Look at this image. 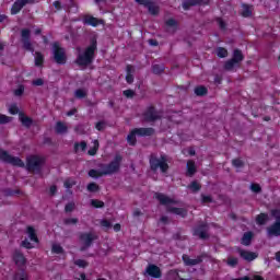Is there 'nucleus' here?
Masks as SVG:
<instances>
[{"mask_svg": "<svg viewBox=\"0 0 280 280\" xmlns=\"http://www.w3.org/2000/svg\"><path fill=\"white\" fill-rule=\"evenodd\" d=\"M154 197L156 198V200H159L161 205L168 207V211H171V213L182 215V218H185L187 215V211H185V209L172 207V205H176V200L159 192H156Z\"/></svg>", "mask_w": 280, "mask_h": 280, "instance_id": "obj_1", "label": "nucleus"}, {"mask_svg": "<svg viewBox=\"0 0 280 280\" xmlns=\"http://www.w3.org/2000/svg\"><path fill=\"white\" fill-rule=\"evenodd\" d=\"M97 49V42H92V44L85 49V51L79 54L77 59V65L81 67H86V65H91L93 62V58L95 56V51Z\"/></svg>", "mask_w": 280, "mask_h": 280, "instance_id": "obj_2", "label": "nucleus"}, {"mask_svg": "<svg viewBox=\"0 0 280 280\" xmlns=\"http://www.w3.org/2000/svg\"><path fill=\"white\" fill-rule=\"evenodd\" d=\"M154 135V129L152 128H137L133 129L128 136L127 141L129 145H135L137 143V136L138 137H150Z\"/></svg>", "mask_w": 280, "mask_h": 280, "instance_id": "obj_3", "label": "nucleus"}, {"mask_svg": "<svg viewBox=\"0 0 280 280\" xmlns=\"http://www.w3.org/2000/svg\"><path fill=\"white\" fill-rule=\"evenodd\" d=\"M26 235L27 237L23 240L22 246L28 249L36 248V246L38 245V236H36V230H34V228L32 226H27Z\"/></svg>", "mask_w": 280, "mask_h": 280, "instance_id": "obj_4", "label": "nucleus"}, {"mask_svg": "<svg viewBox=\"0 0 280 280\" xmlns=\"http://www.w3.org/2000/svg\"><path fill=\"white\" fill-rule=\"evenodd\" d=\"M272 218H275L276 222L267 229V233L269 237H279L280 235V208L271 211Z\"/></svg>", "mask_w": 280, "mask_h": 280, "instance_id": "obj_5", "label": "nucleus"}, {"mask_svg": "<svg viewBox=\"0 0 280 280\" xmlns=\"http://www.w3.org/2000/svg\"><path fill=\"white\" fill-rule=\"evenodd\" d=\"M150 165L153 172L160 170L161 172H163V174H165V172L170 170V165H167V158L165 155H162L160 158H151Z\"/></svg>", "mask_w": 280, "mask_h": 280, "instance_id": "obj_6", "label": "nucleus"}, {"mask_svg": "<svg viewBox=\"0 0 280 280\" xmlns=\"http://www.w3.org/2000/svg\"><path fill=\"white\" fill-rule=\"evenodd\" d=\"M121 155H116L109 164L103 166V174L105 176H108L110 174H117V172H119V168L121 167Z\"/></svg>", "mask_w": 280, "mask_h": 280, "instance_id": "obj_7", "label": "nucleus"}, {"mask_svg": "<svg viewBox=\"0 0 280 280\" xmlns=\"http://www.w3.org/2000/svg\"><path fill=\"white\" fill-rule=\"evenodd\" d=\"M242 60H244V54H242V50L235 49L232 59L228 60L224 67L228 71H231L235 67H240Z\"/></svg>", "mask_w": 280, "mask_h": 280, "instance_id": "obj_8", "label": "nucleus"}, {"mask_svg": "<svg viewBox=\"0 0 280 280\" xmlns=\"http://www.w3.org/2000/svg\"><path fill=\"white\" fill-rule=\"evenodd\" d=\"M52 54L54 59L58 65H65V62H67V55L65 54V49L60 47L58 43L52 45Z\"/></svg>", "mask_w": 280, "mask_h": 280, "instance_id": "obj_9", "label": "nucleus"}, {"mask_svg": "<svg viewBox=\"0 0 280 280\" xmlns=\"http://www.w3.org/2000/svg\"><path fill=\"white\" fill-rule=\"evenodd\" d=\"M43 163H45V159L40 156L33 155L27 158V167L31 172H38Z\"/></svg>", "mask_w": 280, "mask_h": 280, "instance_id": "obj_10", "label": "nucleus"}, {"mask_svg": "<svg viewBox=\"0 0 280 280\" xmlns=\"http://www.w3.org/2000/svg\"><path fill=\"white\" fill-rule=\"evenodd\" d=\"M0 159L1 161H4V163H10L11 165H16L18 167H23L25 165L21 159L14 158L3 150L0 151Z\"/></svg>", "mask_w": 280, "mask_h": 280, "instance_id": "obj_11", "label": "nucleus"}, {"mask_svg": "<svg viewBox=\"0 0 280 280\" xmlns=\"http://www.w3.org/2000/svg\"><path fill=\"white\" fill-rule=\"evenodd\" d=\"M95 240H97V235H95L94 233L81 234L80 236L81 250H86V248H89V246H91V244H93Z\"/></svg>", "mask_w": 280, "mask_h": 280, "instance_id": "obj_12", "label": "nucleus"}, {"mask_svg": "<svg viewBox=\"0 0 280 280\" xmlns=\"http://www.w3.org/2000/svg\"><path fill=\"white\" fill-rule=\"evenodd\" d=\"M32 0H16L11 8V14H19L27 3H31Z\"/></svg>", "mask_w": 280, "mask_h": 280, "instance_id": "obj_13", "label": "nucleus"}, {"mask_svg": "<svg viewBox=\"0 0 280 280\" xmlns=\"http://www.w3.org/2000/svg\"><path fill=\"white\" fill-rule=\"evenodd\" d=\"M22 42L24 45V49L27 51H34V48L32 47V43H30V30L24 28L22 30Z\"/></svg>", "mask_w": 280, "mask_h": 280, "instance_id": "obj_14", "label": "nucleus"}, {"mask_svg": "<svg viewBox=\"0 0 280 280\" xmlns=\"http://www.w3.org/2000/svg\"><path fill=\"white\" fill-rule=\"evenodd\" d=\"M145 272L149 277H153V279H161V269L155 265H149Z\"/></svg>", "mask_w": 280, "mask_h": 280, "instance_id": "obj_15", "label": "nucleus"}, {"mask_svg": "<svg viewBox=\"0 0 280 280\" xmlns=\"http://www.w3.org/2000/svg\"><path fill=\"white\" fill-rule=\"evenodd\" d=\"M211 0H186L183 3L184 10H189L190 5H209Z\"/></svg>", "mask_w": 280, "mask_h": 280, "instance_id": "obj_16", "label": "nucleus"}, {"mask_svg": "<svg viewBox=\"0 0 280 280\" xmlns=\"http://www.w3.org/2000/svg\"><path fill=\"white\" fill-rule=\"evenodd\" d=\"M238 255L242 257V259H245V261H254V259H257V254L244 249H238Z\"/></svg>", "mask_w": 280, "mask_h": 280, "instance_id": "obj_17", "label": "nucleus"}, {"mask_svg": "<svg viewBox=\"0 0 280 280\" xmlns=\"http://www.w3.org/2000/svg\"><path fill=\"white\" fill-rule=\"evenodd\" d=\"M159 117H161V115L154 112V107H150L144 114L145 121H156Z\"/></svg>", "mask_w": 280, "mask_h": 280, "instance_id": "obj_18", "label": "nucleus"}, {"mask_svg": "<svg viewBox=\"0 0 280 280\" xmlns=\"http://www.w3.org/2000/svg\"><path fill=\"white\" fill-rule=\"evenodd\" d=\"M13 260L16 264V266H25V256H23V254L19 250H15L13 253Z\"/></svg>", "mask_w": 280, "mask_h": 280, "instance_id": "obj_19", "label": "nucleus"}, {"mask_svg": "<svg viewBox=\"0 0 280 280\" xmlns=\"http://www.w3.org/2000/svg\"><path fill=\"white\" fill-rule=\"evenodd\" d=\"M183 261L186 266H198V264H200L202 261V259L200 257L191 259V258H189V256L184 255Z\"/></svg>", "mask_w": 280, "mask_h": 280, "instance_id": "obj_20", "label": "nucleus"}, {"mask_svg": "<svg viewBox=\"0 0 280 280\" xmlns=\"http://www.w3.org/2000/svg\"><path fill=\"white\" fill-rule=\"evenodd\" d=\"M85 25H92V27H97V25L102 24V20H97V18L88 16L83 20Z\"/></svg>", "mask_w": 280, "mask_h": 280, "instance_id": "obj_21", "label": "nucleus"}, {"mask_svg": "<svg viewBox=\"0 0 280 280\" xmlns=\"http://www.w3.org/2000/svg\"><path fill=\"white\" fill-rule=\"evenodd\" d=\"M195 235L200 237L201 240L207 238V225H201L195 230Z\"/></svg>", "mask_w": 280, "mask_h": 280, "instance_id": "obj_22", "label": "nucleus"}, {"mask_svg": "<svg viewBox=\"0 0 280 280\" xmlns=\"http://www.w3.org/2000/svg\"><path fill=\"white\" fill-rule=\"evenodd\" d=\"M241 14L245 19H247V16H252V14H253V7L247 5V4H243L242 5V10H241Z\"/></svg>", "mask_w": 280, "mask_h": 280, "instance_id": "obj_23", "label": "nucleus"}, {"mask_svg": "<svg viewBox=\"0 0 280 280\" xmlns=\"http://www.w3.org/2000/svg\"><path fill=\"white\" fill-rule=\"evenodd\" d=\"M132 73H135V67L127 66L126 80H127L128 84H132V82L135 81V78L132 77Z\"/></svg>", "mask_w": 280, "mask_h": 280, "instance_id": "obj_24", "label": "nucleus"}, {"mask_svg": "<svg viewBox=\"0 0 280 280\" xmlns=\"http://www.w3.org/2000/svg\"><path fill=\"white\" fill-rule=\"evenodd\" d=\"M253 240V233L252 232H247L243 235L242 237V244L243 246H250V242Z\"/></svg>", "mask_w": 280, "mask_h": 280, "instance_id": "obj_25", "label": "nucleus"}, {"mask_svg": "<svg viewBox=\"0 0 280 280\" xmlns=\"http://www.w3.org/2000/svg\"><path fill=\"white\" fill-rule=\"evenodd\" d=\"M187 174L188 176H194V174H196V163L194 161L187 162Z\"/></svg>", "mask_w": 280, "mask_h": 280, "instance_id": "obj_26", "label": "nucleus"}, {"mask_svg": "<svg viewBox=\"0 0 280 280\" xmlns=\"http://www.w3.org/2000/svg\"><path fill=\"white\" fill-rule=\"evenodd\" d=\"M97 150H100V142L94 140L93 147L88 151V154H90V156H95V154H97Z\"/></svg>", "mask_w": 280, "mask_h": 280, "instance_id": "obj_27", "label": "nucleus"}, {"mask_svg": "<svg viewBox=\"0 0 280 280\" xmlns=\"http://www.w3.org/2000/svg\"><path fill=\"white\" fill-rule=\"evenodd\" d=\"M56 132H58V135H65V132H67V125L65 122H57Z\"/></svg>", "mask_w": 280, "mask_h": 280, "instance_id": "obj_28", "label": "nucleus"}, {"mask_svg": "<svg viewBox=\"0 0 280 280\" xmlns=\"http://www.w3.org/2000/svg\"><path fill=\"white\" fill-rule=\"evenodd\" d=\"M45 60V57L40 52H35V66L36 67H43V62Z\"/></svg>", "mask_w": 280, "mask_h": 280, "instance_id": "obj_29", "label": "nucleus"}, {"mask_svg": "<svg viewBox=\"0 0 280 280\" xmlns=\"http://www.w3.org/2000/svg\"><path fill=\"white\" fill-rule=\"evenodd\" d=\"M20 121L23 124V126H26V128L32 126V119L23 114H20Z\"/></svg>", "mask_w": 280, "mask_h": 280, "instance_id": "obj_30", "label": "nucleus"}, {"mask_svg": "<svg viewBox=\"0 0 280 280\" xmlns=\"http://www.w3.org/2000/svg\"><path fill=\"white\" fill-rule=\"evenodd\" d=\"M89 176H91V178H100V176H105L104 168H102L101 171L91 170L89 172Z\"/></svg>", "mask_w": 280, "mask_h": 280, "instance_id": "obj_31", "label": "nucleus"}, {"mask_svg": "<svg viewBox=\"0 0 280 280\" xmlns=\"http://www.w3.org/2000/svg\"><path fill=\"white\" fill-rule=\"evenodd\" d=\"M268 221V214L266 213H260L257 218H256V222L258 224H266V222Z\"/></svg>", "mask_w": 280, "mask_h": 280, "instance_id": "obj_32", "label": "nucleus"}, {"mask_svg": "<svg viewBox=\"0 0 280 280\" xmlns=\"http://www.w3.org/2000/svg\"><path fill=\"white\" fill-rule=\"evenodd\" d=\"M217 56L219 58H226V56H229V50H226L225 48L219 47L217 48Z\"/></svg>", "mask_w": 280, "mask_h": 280, "instance_id": "obj_33", "label": "nucleus"}, {"mask_svg": "<svg viewBox=\"0 0 280 280\" xmlns=\"http://www.w3.org/2000/svg\"><path fill=\"white\" fill-rule=\"evenodd\" d=\"M75 152H84L86 150V143L84 141L74 144Z\"/></svg>", "mask_w": 280, "mask_h": 280, "instance_id": "obj_34", "label": "nucleus"}, {"mask_svg": "<svg viewBox=\"0 0 280 280\" xmlns=\"http://www.w3.org/2000/svg\"><path fill=\"white\" fill-rule=\"evenodd\" d=\"M14 280H27V273L21 270L15 275Z\"/></svg>", "mask_w": 280, "mask_h": 280, "instance_id": "obj_35", "label": "nucleus"}, {"mask_svg": "<svg viewBox=\"0 0 280 280\" xmlns=\"http://www.w3.org/2000/svg\"><path fill=\"white\" fill-rule=\"evenodd\" d=\"M74 95L78 97V100H82L86 97V90L79 89L74 92Z\"/></svg>", "mask_w": 280, "mask_h": 280, "instance_id": "obj_36", "label": "nucleus"}, {"mask_svg": "<svg viewBox=\"0 0 280 280\" xmlns=\"http://www.w3.org/2000/svg\"><path fill=\"white\" fill-rule=\"evenodd\" d=\"M148 8L151 14H156L159 12V5L155 3L150 2Z\"/></svg>", "mask_w": 280, "mask_h": 280, "instance_id": "obj_37", "label": "nucleus"}, {"mask_svg": "<svg viewBox=\"0 0 280 280\" xmlns=\"http://www.w3.org/2000/svg\"><path fill=\"white\" fill-rule=\"evenodd\" d=\"M52 253H55L56 255L62 254L63 253L62 246H60V244H54Z\"/></svg>", "mask_w": 280, "mask_h": 280, "instance_id": "obj_38", "label": "nucleus"}, {"mask_svg": "<svg viewBox=\"0 0 280 280\" xmlns=\"http://www.w3.org/2000/svg\"><path fill=\"white\" fill-rule=\"evenodd\" d=\"M196 95H207V88L198 86L195 89Z\"/></svg>", "mask_w": 280, "mask_h": 280, "instance_id": "obj_39", "label": "nucleus"}, {"mask_svg": "<svg viewBox=\"0 0 280 280\" xmlns=\"http://www.w3.org/2000/svg\"><path fill=\"white\" fill-rule=\"evenodd\" d=\"M91 205H92V207H94L95 209H102V207H104L103 201L95 200V199H92V200H91Z\"/></svg>", "mask_w": 280, "mask_h": 280, "instance_id": "obj_40", "label": "nucleus"}, {"mask_svg": "<svg viewBox=\"0 0 280 280\" xmlns=\"http://www.w3.org/2000/svg\"><path fill=\"white\" fill-rule=\"evenodd\" d=\"M74 264L79 268H86V266H89V262L86 260H83V259H78V260L74 261Z\"/></svg>", "mask_w": 280, "mask_h": 280, "instance_id": "obj_41", "label": "nucleus"}, {"mask_svg": "<svg viewBox=\"0 0 280 280\" xmlns=\"http://www.w3.org/2000/svg\"><path fill=\"white\" fill-rule=\"evenodd\" d=\"M24 92H25V88L23 85H19V88L14 90V95L16 97H21V95H23Z\"/></svg>", "mask_w": 280, "mask_h": 280, "instance_id": "obj_42", "label": "nucleus"}, {"mask_svg": "<svg viewBox=\"0 0 280 280\" xmlns=\"http://www.w3.org/2000/svg\"><path fill=\"white\" fill-rule=\"evenodd\" d=\"M189 189H191V191H200V184H198V182H192L189 185Z\"/></svg>", "mask_w": 280, "mask_h": 280, "instance_id": "obj_43", "label": "nucleus"}, {"mask_svg": "<svg viewBox=\"0 0 280 280\" xmlns=\"http://www.w3.org/2000/svg\"><path fill=\"white\" fill-rule=\"evenodd\" d=\"M10 121H12L11 117L0 114V124H10Z\"/></svg>", "mask_w": 280, "mask_h": 280, "instance_id": "obj_44", "label": "nucleus"}, {"mask_svg": "<svg viewBox=\"0 0 280 280\" xmlns=\"http://www.w3.org/2000/svg\"><path fill=\"white\" fill-rule=\"evenodd\" d=\"M232 164L234 165V167H237V168L244 166V162L242 160H240V159L233 160Z\"/></svg>", "mask_w": 280, "mask_h": 280, "instance_id": "obj_45", "label": "nucleus"}, {"mask_svg": "<svg viewBox=\"0 0 280 280\" xmlns=\"http://www.w3.org/2000/svg\"><path fill=\"white\" fill-rule=\"evenodd\" d=\"M9 113H10L11 115H18V113H19V107H18L16 105H11V106L9 107Z\"/></svg>", "mask_w": 280, "mask_h": 280, "instance_id": "obj_46", "label": "nucleus"}, {"mask_svg": "<svg viewBox=\"0 0 280 280\" xmlns=\"http://www.w3.org/2000/svg\"><path fill=\"white\" fill-rule=\"evenodd\" d=\"M73 185H75V182H74L73 179H67V180L65 182V188H66V189H71V187H72Z\"/></svg>", "mask_w": 280, "mask_h": 280, "instance_id": "obj_47", "label": "nucleus"}, {"mask_svg": "<svg viewBox=\"0 0 280 280\" xmlns=\"http://www.w3.org/2000/svg\"><path fill=\"white\" fill-rule=\"evenodd\" d=\"M250 189L255 194H259V191H261V187L259 186V184H252Z\"/></svg>", "mask_w": 280, "mask_h": 280, "instance_id": "obj_48", "label": "nucleus"}, {"mask_svg": "<svg viewBox=\"0 0 280 280\" xmlns=\"http://www.w3.org/2000/svg\"><path fill=\"white\" fill-rule=\"evenodd\" d=\"M228 266H232V268L237 266V258L230 257L228 259Z\"/></svg>", "mask_w": 280, "mask_h": 280, "instance_id": "obj_49", "label": "nucleus"}, {"mask_svg": "<svg viewBox=\"0 0 280 280\" xmlns=\"http://www.w3.org/2000/svg\"><path fill=\"white\" fill-rule=\"evenodd\" d=\"M97 189H100V188H98L97 184H95V183H91L88 186V191H97Z\"/></svg>", "mask_w": 280, "mask_h": 280, "instance_id": "obj_50", "label": "nucleus"}, {"mask_svg": "<svg viewBox=\"0 0 280 280\" xmlns=\"http://www.w3.org/2000/svg\"><path fill=\"white\" fill-rule=\"evenodd\" d=\"M73 209H75V203H73V202H70L66 206L67 213H71V211H73Z\"/></svg>", "mask_w": 280, "mask_h": 280, "instance_id": "obj_51", "label": "nucleus"}, {"mask_svg": "<svg viewBox=\"0 0 280 280\" xmlns=\"http://www.w3.org/2000/svg\"><path fill=\"white\" fill-rule=\"evenodd\" d=\"M101 226H103V229H110L112 224L108 220H102Z\"/></svg>", "mask_w": 280, "mask_h": 280, "instance_id": "obj_52", "label": "nucleus"}, {"mask_svg": "<svg viewBox=\"0 0 280 280\" xmlns=\"http://www.w3.org/2000/svg\"><path fill=\"white\" fill-rule=\"evenodd\" d=\"M139 5H145L147 8L150 5V0H135Z\"/></svg>", "mask_w": 280, "mask_h": 280, "instance_id": "obj_53", "label": "nucleus"}, {"mask_svg": "<svg viewBox=\"0 0 280 280\" xmlns=\"http://www.w3.org/2000/svg\"><path fill=\"white\" fill-rule=\"evenodd\" d=\"M218 25L221 27V30H224L226 27V24L224 23L223 19H217Z\"/></svg>", "mask_w": 280, "mask_h": 280, "instance_id": "obj_54", "label": "nucleus"}, {"mask_svg": "<svg viewBox=\"0 0 280 280\" xmlns=\"http://www.w3.org/2000/svg\"><path fill=\"white\" fill-rule=\"evenodd\" d=\"M34 86H43V79H36L33 81Z\"/></svg>", "mask_w": 280, "mask_h": 280, "instance_id": "obj_55", "label": "nucleus"}, {"mask_svg": "<svg viewBox=\"0 0 280 280\" xmlns=\"http://www.w3.org/2000/svg\"><path fill=\"white\" fill-rule=\"evenodd\" d=\"M124 95L126 97H132V95H135V92L132 90H126L124 91Z\"/></svg>", "mask_w": 280, "mask_h": 280, "instance_id": "obj_56", "label": "nucleus"}, {"mask_svg": "<svg viewBox=\"0 0 280 280\" xmlns=\"http://www.w3.org/2000/svg\"><path fill=\"white\" fill-rule=\"evenodd\" d=\"M166 25H168L170 27H174V25H176V21L171 19L166 22Z\"/></svg>", "mask_w": 280, "mask_h": 280, "instance_id": "obj_57", "label": "nucleus"}, {"mask_svg": "<svg viewBox=\"0 0 280 280\" xmlns=\"http://www.w3.org/2000/svg\"><path fill=\"white\" fill-rule=\"evenodd\" d=\"M163 69L159 68V66H153V73H161Z\"/></svg>", "mask_w": 280, "mask_h": 280, "instance_id": "obj_58", "label": "nucleus"}, {"mask_svg": "<svg viewBox=\"0 0 280 280\" xmlns=\"http://www.w3.org/2000/svg\"><path fill=\"white\" fill-rule=\"evenodd\" d=\"M202 202H211V196H202Z\"/></svg>", "mask_w": 280, "mask_h": 280, "instance_id": "obj_59", "label": "nucleus"}, {"mask_svg": "<svg viewBox=\"0 0 280 280\" xmlns=\"http://www.w3.org/2000/svg\"><path fill=\"white\" fill-rule=\"evenodd\" d=\"M104 122H97L96 124V129H98V130H104Z\"/></svg>", "mask_w": 280, "mask_h": 280, "instance_id": "obj_60", "label": "nucleus"}, {"mask_svg": "<svg viewBox=\"0 0 280 280\" xmlns=\"http://www.w3.org/2000/svg\"><path fill=\"white\" fill-rule=\"evenodd\" d=\"M114 231L119 232L121 231V225L119 223L114 225Z\"/></svg>", "mask_w": 280, "mask_h": 280, "instance_id": "obj_61", "label": "nucleus"}, {"mask_svg": "<svg viewBox=\"0 0 280 280\" xmlns=\"http://www.w3.org/2000/svg\"><path fill=\"white\" fill-rule=\"evenodd\" d=\"M56 191H58V188H56V186H51V187H50V194H51V196H54V194H56Z\"/></svg>", "mask_w": 280, "mask_h": 280, "instance_id": "obj_62", "label": "nucleus"}, {"mask_svg": "<svg viewBox=\"0 0 280 280\" xmlns=\"http://www.w3.org/2000/svg\"><path fill=\"white\" fill-rule=\"evenodd\" d=\"M149 44L152 45L153 47H156V45H159V43H156V40L150 39Z\"/></svg>", "mask_w": 280, "mask_h": 280, "instance_id": "obj_63", "label": "nucleus"}, {"mask_svg": "<svg viewBox=\"0 0 280 280\" xmlns=\"http://www.w3.org/2000/svg\"><path fill=\"white\" fill-rule=\"evenodd\" d=\"M276 259H277V261L280 262V252H278V253L276 254Z\"/></svg>", "mask_w": 280, "mask_h": 280, "instance_id": "obj_64", "label": "nucleus"}]
</instances>
